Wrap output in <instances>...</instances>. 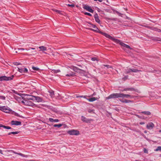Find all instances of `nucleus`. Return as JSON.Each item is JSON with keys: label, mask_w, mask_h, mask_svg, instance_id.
<instances>
[{"label": "nucleus", "mask_w": 161, "mask_h": 161, "mask_svg": "<svg viewBox=\"0 0 161 161\" xmlns=\"http://www.w3.org/2000/svg\"><path fill=\"white\" fill-rule=\"evenodd\" d=\"M99 33L103 35L107 38H108L112 40L114 42L116 43L119 44H120L121 46L123 47V49L125 50V48H129L130 49H132V48L130 47L129 46L125 44L124 43L121 41L120 40L113 37H112L110 35L107 34V33L103 32L101 31L99 32Z\"/></svg>", "instance_id": "obj_2"}, {"label": "nucleus", "mask_w": 161, "mask_h": 161, "mask_svg": "<svg viewBox=\"0 0 161 161\" xmlns=\"http://www.w3.org/2000/svg\"><path fill=\"white\" fill-rule=\"evenodd\" d=\"M126 97L127 98L130 97V98H133V97L131 95L129 94H125L124 93H121V97Z\"/></svg>", "instance_id": "obj_17"}, {"label": "nucleus", "mask_w": 161, "mask_h": 161, "mask_svg": "<svg viewBox=\"0 0 161 161\" xmlns=\"http://www.w3.org/2000/svg\"><path fill=\"white\" fill-rule=\"evenodd\" d=\"M159 132H161V130H159Z\"/></svg>", "instance_id": "obj_64"}, {"label": "nucleus", "mask_w": 161, "mask_h": 161, "mask_svg": "<svg viewBox=\"0 0 161 161\" xmlns=\"http://www.w3.org/2000/svg\"><path fill=\"white\" fill-rule=\"evenodd\" d=\"M19 133V132H18V131L12 132H11V133H12V134H14V135L17 134Z\"/></svg>", "instance_id": "obj_43"}, {"label": "nucleus", "mask_w": 161, "mask_h": 161, "mask_svg": "<svg viewBox=\"0 0 161 161\" xmlns=\"http://www.w3.org/2000/svg\"><path fill=\"white\" fill-rule=\"evenodd\" d=\"M103 66H104L107 67V68H112V69H113V68L112 66H110L109 65H108V64H104L103 65Z\"/></svg>", "instance_id": "obj_32"}, {"label": "nucleus", "mask_w": 161, "mask_h": 161, "mask_svg": "<svg viewBox=\"0 0 161 161\" xmlns=\"http://www.w3.org/2000/svg\"><path fill=\"white\" fill-rule=\"evenodd\" d=\"M2 150L0 149V153L1 154H3V153H2Z\"/></svg>", "instance_id": "obj_58"}, {"label": "nucleus", "mask_w": 161, "mask_h": 161, "mask_svg": "<svg viewBox=\"0 0 161 161\" xmlns=\"http://www.w3.org/2000/svg\"><path fill=\"white\" fill-rule=\"evenodd\" d=\"M15 64L16 65H19L20 64L19 63H18V62H16V63H15Z\"/></svg>", "instance_id": "obj_51"}, {"label": "nucleus", "mask_w": 161, "mask_h": 161, "mask_svg": "<svg viewBox=\"0 0 161 161\" xmlns=\"http://www.w3.org/2000/svg\"><path fill=\"white\" fill-rule=\"evenodd\" d=\"M25 105L29 106H33L34 104L32 103V102L29 100H27L25 101Z\"/></svg>", "instance_id": "obj_14"}, {"label": "nucleus", "mask_w": 161, "mask_h": 161, "mask_svg": "<svg viewBox=\"0 0 161 161\" xmlns=\"http://www.w3.org/2000/svg\"><path fill=\"white\" fill-rule=\"evenodd\" d=\"M76 97H83V98H86V96H77Z\"/></svg>", "instance_id": "obj_47"}, {"label": "nucleus", "mask_w": 161, "mask_h": 161, "mask_svg": "<svg viewBox=\"0 0 161 161\" xmlns=\"http://www.w3.org/2000/svg\"><path fill=\"white\" fill-rule=\"evenodd\" d=\"M2 126H3V125L2 124H0V127H2Z\"/></svg>", "instance_id": "obj_63"}, {"label": "nucleus", "mask_w": 161, "mask_h": 161, "mask_svg": "<svg viewBox=\"0 0 161 161\" xmlns=\"http://www.w3.org/2000/svg\"><path fill=\"white\" fill-rule=\"evenodd\" d=\"M154 126V124L152 122H149L148 123L146 126L147 129L148 130L153 129Z\"/></svg>", "instance_id": "obj_8"}, {"label": "nucleus", "mask_w": 161, "mask_h": 161, "mask_svg": "<svg viewBox=\"0 0 161 161\" xmlns=\"http://www.w3.org/2000/svg\"><path fill=\"white\" fill-rule=\"evenodd\" d=\"M68 133L70 135H78L79 134V132L77 130H72L68 131Z\"/></svg>", "instance_id": "obj_7"}, {"label": "nucleus", "mask_w": 161, "mask_h": 161, "mask_svg": "<svg viewBox=\"0 0 161 161\" xmlns=\"http://www.w3.org/2000/svg\"><path fill=\"white\" fill-rule=\"evenodd\" d=\"M96 95V93L95 92H94L92 95L91 96H94Z\"/></svg>", "instance_id": "obj_56"}, {"label": "nucleus", "mask_w": 161, "mask_h": 161, "mask_svg": "<svg viewBox=\"0 0 161 161\" xmlns=\"http://www.w3.org/2000/svg\"><path fill=\"white\" fill-rule=\"evenodd\" d=\"M2 126V127L6 129L7 126H6L4 125H3V126Z\"/></svg>", "instance_id": "obj_55"}, {"label": "nucleus", "mask_w": 161, "mask_h": 161, "mask_svg": "<svg viewBox=\"0 0 161 161\" xmlns=\"http://www.w3.org/2000/svg\"><path fill=\"white\" fill-rule=\"evenodd\" d=\"M67 5H68L69 7H74L75 6V5L73 4H68Z\"/></svg>", "instance_id": "obj_40"}, {"label": "nucleus", "mask_w": 161, "mask_h": 161, "mask_svg": "<svg viewBox=\"0 0 161 161\" xmlns=\"http://www.w3.org/2000/svg\"><path fill=\"white\" fill-rule=\"evenodd\" d=\"M12 91L14 92V93H16V94H17L16 92H15V91L14 90H12Z\"/></svg>", "instance_id": "obj_57"}, {"label": "nucleus", "mask_w": 161, "mask_h": 161, "mask_svg": "<svg viewBox=\"0 0 161 161\" xmlns=\"http://www.w3.org/2000/svg\"><path fill=\"white\" fill-rule=\"evenodd\" d=\"M144 133H147V131L146 130H145L144 131Z\"/></svg>", "instance_id": "obj_62"}, {"label": "nucleus", "mask_w": 161, "mask_h": 161, "mask_svg": "<svg viewBox=\"0 0 161 161\" xmlns=\"http://www.w3.org/2000/svg\"><path fill=\"white\" fill-rule=\"evenodd\" d=\"M52 71H53V72L55 73H58V72H60V70L59 69H57V70L53 69V70H52Z\"/></svg>", "instance_id": "obj_36"}, {"label": "nucleus", "mask_w": 161, "mask_h": 161, "mask_svg": "<svg viewBox=\"0 0 161 161\" xmlns=\"http://www.w3.org/2000/svg\"><path fill=\"white\" fill-rule=\"evenodd\" d=\"M158 151H161V146H158L157 147V148L155 150V151L156 152Z\"/></svg>", "instance_id": "obj_33"}, {"label": "nucleus", "mask_w": 161, "mask_h": 161, "mask_svg": "<svg viewBox=\"0 0 161 161\" xmlns=\"http://www.w3.org/2000/svg\"><path fill=\"white\" fill-rule=\"evenodd\" d=\"M32 69L34 70H37L39 69L38 68L34 67V66H33L32 67Z\"/></svg>", "instance_id": "obj_39"}, {"label": "nucleus", "mask_w": 161, "mask_h": 161, "mask_svg": "<svg viewBox=\"0 0 161 161\" xmlns=\"http://www.w3.org/2000/svg\"><path fill=\"white\" fill-rule=\"evenodd\" d=\"M128 78V75H126L125 76L124 78H122V80H125L127 79Z\"/></svg>", "instance_id": "obj_38"}, {"label": "nucleus", "mask_w": 161, "mask_h": 161, "mask_svg": "<svg viewBox=\"0 0 161 161\" xmlns=\"http://www.w3.org/2000/svg\"><path fill=\"white\" fill-rule=\"evenodd\" d=\"M14 115H15L16 116H18V117H21V116H20V114H18V113H14Z\"/></svg>", "instance_id": "obj_41"}, {"label": "nucleus", "mask_w": 161, "mask_h": 161, "mask_svg": "<svg viewBox=\"0 0 161 161\" xmlns=\"http://www.w3.org/2000/svg\"><path fill=\"white\" fill-rule=\"evenodd\" d=\"M143 151L145 153H148V150L146 148H144L143 149Z\"/></svg>", "instance_id": "obj_37"}, {"label": "nucleus", "mask_w": 161, "mask_h": 161, "mask_svg": "<svg viewBox=\"0 0 161 161\" xmlns=\"http://www.w3.org/2000/svg\"><path fill=\"white\" fill-rule=\"evenodd\" d=\"M81 120L82 121L86 122H88L91 120H89L88 119H87L85 117L83 116L81 117Z\"/></svg>", "instance_id": "obj_24"}, {"label": "nucleus", "mask_w": 161, "mask_h": 161, "mask_svg": "<svg viewBox=\"0 0 161 161\" xmlns=\"http://www.w3.org/2000/svg\"><path fill=\"white\" fill-rule=\"evenodd\" d=\"M92 111H93V110H91V109H89V110H88V112H89V113H91L92 112Z\"/></svg>", "instance_id": "obj_49"}, {"label": "nucleus", "mask_w": 161, "mask_h": 161, "mask_svg": "<svg viewBox=\"0 0 161 161\" xmlns=\"http://www.w3.org/2000/svg\"><path fill=\"white\" fill-rule=\"evenodd\" d=\"M17 94L20 96H21L22 98L23 99L24 98V97H26V94H22V93H17Z\"/></svg>", "instance_id": "obj_31"}, {"label": "nucleus", "mask_w": 161, "mask_h": 161, "mask_svg": "<svg viewBox=\"0 0 161 161\" xmlns=\"http://www.w3.org/2000/svg\"><path fill=\"white\" fill-rule=\"evenodd\" d=\"M31 49H32V50H34L35 49V48H31V47H29V49L28 50H30ZM26 50H27V49H26Z\"/></svg>", "instance_id": "obj_48"}, {"label": "nucleus", "mask_w": 161, "mask_h": 161, "mask_svg": "<svg viewBox=\"0 0 161 161\" xmlns=\"http://www.w3.org/2000/svg\"><path fill=\"white\" fill-rule=\"evenodd\" d=\"M120 101H121L122 102L125 103H128L130 102V100H127L126 99H125L124 101H121L120 100Z\"/></svg>", "instance_id": "obj_35"}, {"label": "nucleus", "mask_w": 161, "mask_h": 161, "mask_svg": "<svg viewBox=\"0 0 161 161\" xmlns=\"http://www.w3.org/2000/svg\"><path fill=\"white\" fill-rule=\"evenodd\" d=\"M83 8L91 13H93V10L89 6L85 5L83 7Z\"/></svg>", "instance_id": "obj_10"}, {"label": "nucleus", "mask_w": 161, "mask_h": 161, "mask_svg": "<svg viewBox=\"0 0 161 161\" xmlns=\"http://www.w3.org/2000/svg\"><path fill=\"white\" fill-rule=\"evenodd\" d=\"M48 92L49 93L50 96L51 97H54V94L53 91L52 90L50 91H48Z\"/></svg>", "instance_id": "obj_27"}, {"label": "nucleus", "mask_w": 161, "mask_h": 161, "mask_svg": "<svg viewBox=\"0 0 161 161\" xmlns=\"http://www.w3.org/2000/svg\"><path fill=\"white\" fill-rule=\"evenodd\" d=\"M68 74L65 75V76L67 77L73 76L75 75V73L73 72H71L69 71H68Z\"/></svg>", "instance_id": "obj_19"}, {"label": "nucleus", "mask_w": 161, "mask_h": 161, "mask_svg": "<svg viewBox=\"0 0 161 161\" xmlns=\"http://www.w3.org/2000/svg\"><path fill=\"white\" fill-rule=\"evenodd\" d=\"M0 98L1 99H3V100H5V97L4 96H2L0 97Z\"/></svg>", "instance_id": "obj_45"}, {"label": "nucleus", "mask_w": 161, "mask_h": 161, "mask_svg": "<svg viewBox=\"0 0 161 161\" xmlns=\"http://www.w3.org/2000/svg\"><path fill=\"white\" fill-rule=\"evenodd\" d=\"M145 124L144 122H141L140 123V125H143Z\"/></svg>", "instance_id": "obj_54"}, {"label": "nucleus", "mask_w": 161, "mask_h": 161, "mask_svg": "<svg viewBox=\"0 0 161 161\" xmlns=\"http://www.w3.org/2000/svg\"><path fill=\"white\" fill-rule=\"evenodd\" d=\"M52 10L60 14H63L62 13L63 12L62 11L58 10L55 9H52Z\"/></svg>", "instance_id": "obj_23"}, {"label": "nucleus", "mask_w": 161, "mask_h": 161, "mask_svg": "<svg viewBox=\"0 0 161 161\" xmlns=\"http://www.w3.org/2000/svg\"><path fill=\"white\" fill-rule=\"evenodd\" d=\"M34 100H35L37 102H41L42 101V98L38 96H35V97H34Z\"/></svg>", "instance_id": "obj_18"}, {"label": "nucleus", "mask_w": 161, "mask_h": 161, "mask_svg": "<svg viewBox=\"0 0 161 161\" xmlns=\"http://www.w3.org/2000/svg\"><path fill=\"white\" fill-rule=\"evenodd\" d=\"M40 49V51H45L47 50V47L44 46H41L39 47Z\"/></svg>", "instance_id": "obj_21"}, {"label": "nucleus", "mask_w": 161, "mask_h": 161, "mask_svg": "<svg viewBox=\"0 0 161 161\" xmlns=\"http://www.w3.org/2000/svg\"><path fill=\"white\" fill-rule=\"evenodd\" d=\"M26 100H24V101H21V102L23 103V104H25V101H26Z\"/></svg>", "instance_id": "obj_52"}, {"label": "nucleus", "mask_w": 161, "mask_h": 161, "mask_svg": "<svg viewBox=\"0 0 161 161\" xmlns=\"http://www.w3.org/2000/svg\"><path fill=\"white\" fill-rule=\"evenodd\" d=\"M11 134H12V133H11V132H9V133H8V135H11Z\"/></svg>", "instance_id": "obj_60"}, {"label": "nucleus", "mask_w": 161, "mask_h": 161, "mask_svg": "<svg viewBox=\"0 0 161 161\" xmlns=\"http://www.w3.org/2000/svg\"><path fill=\"white\" fill-rule=\"evenodd\" d=\"M92 60V61H95V60H97V58H95V57H94V58H92L91 59Z\"/></svg>", "instance_id": "obj_42"}, {"label": "nucleus", "mask_w": 161, "mask_h": 161, "mask_svg": "<svg viewBox=\"0 0 161 161\" xmlns=\"http://www.w3.org/2000/svg\"><path fill=\"white\" fill-rule=\"evenodd\" d=\"M49 120L51 122H54L55 123H57L59 121V120L58 119H55L51 118L49 119Z\"/></svg>", "instance_id": "obj_22"}, {"label": "nucleus", "mask_w": 161, "mask_h": 161, "mask_svg": "<svg viewBox=\"0 0 161 161\" xmlns=\"http://www.w3.org/2000/svg\"><path fill=\"white\" fill-rule=\"evenodd\" d=\"M145 27H147V28H150L151 29L154 30V31H157L158 32H161V30H160L159 29H158L156 27H150L149 26H144Z\"/></svg>", "instance_id": "obj_13"}, {"label": "nucleus", "mask_w": 161, "mask_h": 161, "mask_svg": "<svg viewBox=\"0 0 161 161\" xmlns=\"http://www.w3.org/2000/svg\"><path fill=\"white\" fill-rule=\"evenodd\" d=\"M21 123L20 121L12 120L11 122V124L12 125H21Z\"/></svg>", "instance_id": "obj_9"}, {"label": "nucleus", "mask_w": 161, "mask_h": 161, "mask_svg": "<svg viewBox=\"0 0 161 161\" xmlns=\"http://www.w3.org/2000/svg\"><path fill=\"white\" fill-rule=\"evenodd\" d=\"M142 113L147 115H150L151 114V113L150 112L148 111H143L142 112Z\"/></svg>", "instance_id": "obj_30"}, {"label": "nucleus", "mask_w": 161, "mask_h": 161, "mask_svg": "<svg viewBox=\"0 0 161 161\" xmlns=\"http://www.w3.org/2000/svg\"><path fill=\"white\" fill-rule=\"evenodd\" d=\"M0 110L6 113H8L10 111H12V110L11 109L5 106H1L0 107Z\"/></svg>", "instance_id": "obj_5"}, {"label": "nucleus", "mask_w": 161, "mask_h": 161, "mask_svg": "<svg viewBox=\"0 0 161 161\" xmlns=\"http://www.w3.org/2000/svg\"><path fill=\"white\" fill-rule=\"evenodd\" d=\"M14 153L16 154H18L19 155H20L23 157H28V156L27 155H25V154H22L21 153H17V152H14Z\"/></svg>", "instance_id": "obj_26"}, {"label": "nucleus", "mask_w": 161, "mask_h": 161, "mask_svg": "<svg viewBox=\"0 0 161 161\" xmlns=\"http://www.w3.org/2000/svg\"><path fill=\"white\" fill-rule=\"evenodd\" d=\"M63 125V124H55L53 125V126L54 127H57L58 128L60 127Z\"/></svg>", "instance_id": "obj_29"}, {"label": "nucleus", "mask_w": 161, "mask_h": 161, "mask_svg": "<svg viewBox=\"0 0 161 161\" xmlns=\"http://www.w3.org/2000/svg\"><path fill=\"white\" fill-rule=\"evenodd\" d=\"M99 33L103 35L107 38H108L112 40L114 42L116 43L119 44H120L121 46L123 47V49L125 50V48H129L130 49H132V48L130 47L129 46L125 44L124 43L121 41L120 40L113 37H112L110 35L107 34V33L103 32L101 31L99 32Z\"/></svg>", "instance_id": "obj_1"}, {"label": "nucleus", "mask_w": 161, "mask_h": 161, "mask_svg": "<svg viewBox=\"0 0 161 161\" xmlns=\"http://www.w3.org/2000/svg\"><path fill=\"white\" fill-rule=\"evenodd\" d=\"M88 23L90 25H91L90 26V27H92L94 28V29L89 28V29L93 31H94L99 33L100 31H99L98 28L95 25L92 24L90 22H88Z\"/></svg>", "instance_id": "obj_6"}, {"label": "nucleus", "mask_w": 161, "mask_h": 161, "mask_svg": "<svg viewBox=\"0 0 161 161\" xmlns=\"http://www.w3.org/2000/svg\"><path fill=\"white\" fill-rule=\"evenodd\" d=\"M145 27H147V28H150L151 29L154 30V31H157L158 32H161V30H160L159 29H158L156 27H150L149 26H144Z\"/></svg>", "instance_id": "obj_12"}, {"label": "nucleus", "mask_w": 161, "mask_h": 161, "mask_svg": "<svg viewBox=\"0 0 161 161\" xmlns=\"http://www.w3.org/2000/svg\"><path fill=\"white\" fill-rule=\"evenodd\" d=\"M14 75H12L10 77H7L5 76H2L0 77V81H3V80L8 81L13 79L14 78Z\"/></svg>", "instance_id": "obj_4"}, {"label": "nucleus", "mask_w": 161, "mask_h": 161, "mask_svg": "<svg viewBox=\"0 0 161 161\" xmlns=\"http://www.w3.org/2000/svg\"><path fill=\"white\" fill-rule=\"evenodd\" d=\"M79 70L80 71V73L83 74V75L85 76H86L87 75L86 72L84 71V70L81 69H79Z\"/></svg>", "instance_id": "obj_28"}, {"label": "nucleus", "mask_w": 161, "mask_h": 161, "mask_svg": "<svg viewBox=\"0 0 161 161\" xmlns=\"http://www.w3.org/2000/svg\"><path fill=\"white\" fill-rule=\"evenodd\" d=\"M140 71H141L140 70H138L135 69H130L128 71L126 72V73H128L130 72H137Z\"/></svg>", "instance_id": "obj_11"}, {"label": "nucleus", "mask_w": 161, "mask_h": 161, "mask_svg": "<svg viewBox=\"0 0 161 161\" xmlns=\"http://www.w3.org/2000/svg\"><path fill=\"white\" fill-rule=\"evenodd\" d=\"M97 99L98 98L97 97H93L89 99H87V100L90 102H92L97 100Z\"/></svg>", "instance_id": "obj_25"}, {"label": "nucleus", "mask_w": 161, "mask_h": 161, "mask_svg": "<svg viewBox=\"0 0 161 161\" xmlns=\"http://www.w3.org/2000/svg\"><path fill=\"white\" fill-rule=\"evenodd\" d=\"M24 73L27 72L28 71L27 69L26 68H24Z\"/></svg>", "instance_id": "obj_46"}, {"label": "nucleus", "mask_w": 161, "mask_h": 161, "mask_svg": "<svg viewBox=\"0 0 161 161\" xmlns=\"http://www.w3.org/2000/svg\"><path fill=\"white\" fill-rule=\"evenodd\" d=\"M121 97V93H114L106 97L107 99Z\"/></svg>", "instance_id": "obj_3"}, {"label": "nucleus", "mask_w": 161, "mask_h": 161, "mask_svg": "<svg viewBox=\"0 0 161 161\" xmlns=\"http://www.w3.org/2000/svg\"><path fill=\"white\" fill-rule=\"evenodd\" d=\"M94 17L96 22L99 24L100 23V21L99 18L98 14H95Z\"/></svg>", "instance_id": "obj_15"}, {"label": "nucleus", "mask_w": 161, "mask_h": 161, "mask_svg": "<svg viewBox=\"0 0 161 161\" xmlns=\"http://www.w3.org/2000/svg\"><path fill=\"white\" fill-rule=\"evenodd\" d=\"M36 51H34V52H31L30 53H33V52H35L36 53Z\"/></svg>", "instance_id": "obj_61"}, {"label": "nucleus", "mask_w": 161, "mask_h": 161, "mask_svg": "<svg viewBox=\"0 0 161 161\" xmlns=\"http://www.w3.org/2000/svg\"><path fill=\"white\" fill-rule=\"evenodd\" d=\"M85 14L89 15V16H91L92 14L86 12L85 13Z\"/></svg>", "instance_id": "obj_44"}, {"label": "nucleus", "mask_w": 161, "mask_h": 161, "mask_svg": "<svg viewBox=\"0 0 161 161\" xmlns=\"http://www.w3.org/2000/svg\"><path fill=\"white\" fill-rule=\"evenodd\" d=\"M18 71L21 73H24V68H22L20 69L18 68Z\"/></svg>", "instance_id": "obj_34"}, {"label": "nucleus", "mask_w": 161, "mask_h": 161, "mask_svg": "<svg viewBox=\"0 0 161 161\" xmlns=\"http://www.w3.org/2000/svg\"><path fill=\"white\" fill-rule=\"evenodd\" d=\"M26 98L28 100H34V97H35V96L26 94Z\"/></svg>", "instance_id": "obj_16"}, {"label": "nucleus", "mask_w": 161, "mask_h": 161, "mask_svg": "<svg viewBox=\"0 0 161 161\" xmlns=\"http://www.w3.org/2000/svg\"><path fill=\"white\" fill-rule=\"evenodd\" d=\"M135 91V89L132 87L130 88H125L124 89L122 90V92H124V91Z\"/></svg>", "instance_id": "obj_20"}, {"label": "nucleus", "mask_w": 161, "mask_h": 161, "mask_svg": "<svg viewBox=\"0 0 161 161\" xmlns=\"http://www.w3.org/2000/svg\"><path fill=\"white\" fill-rule=\"evenodd\" d=\"M11 128L9 126H7L6 129H11Z\"/></svg>", "instance_id": "obj_53"}, {"label": "nucleus", "mask_w": 161, "mask_h": 161, "mask_svg": "<svg viewBox=\"0 0 161 161\" xmlns=\"http://www.w3.org/2000/svg\"><path fill=\"white\" fill-rule=\"evenodd\" d=\"M97 10L99 12H100L101 11L100 10L99 8H97Z\"/></svg>", "instance_id": "obj_59"}, {"label": "nucleus", "mask_w": 161, "mask_h": 161, "mask_svg": "<svg viewBox=\"0 0 161 161\" xmlns=\"http://www.w3.org/2000/svg\"><path fill=\"white\" fill-rule=\"evenodd\" d=\"M18 50H25V49L23 48H18Z\"/></svg>", "instance_id": "obj_50"}]
</instances>
